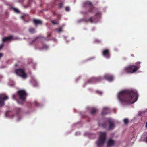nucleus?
Instances as JSON below:
<instances>
[{"mask_svg": "<svg viewBox=\"0 0 147 147\" xmlns=\"http://www.w3.org/2000/svg\"><path fill=\"white\" fill-rule=\"evenodd\" d=\"M138 95L137 93L131 90H127L120 92L117 97L122 103L126 104L134 103L138 99Z\"/></svg>", "mask_w": 147, "mask_h": 147, "instance_id": "nucleus-1", "label": "nucleus"}, {"mask_svg": "<svg viewBox=\"0 0 147 147\" xmlns=\"http://www.w3.org/2000/svg\"><path fill=\"white\" fill-rule=\"evenodd\" d=\"M141 63L140 62L138 61L135 63V65H130L125 67L123 71L124 73L130 74L135 73L140 68V64Z\"/></svg>", "mask_w": 147, "mask_h": 147, "instance_id": "nucleus-2", "label": "nucleus"}, {"mask_svg": "<svg viewBox=\"0 0 147 147\" xmlns=\"http://www.w3.org/2000/svg\"><path fill=\"white\" fill-rule=\"evenodd\" d=\"M88 6L90 7V9L88 11L90 13H94L95 12H96L95 16V17L96 18V20L100 18L101 16V12L98 11V9L94 7L92 3L89 1H87L84 3V6Z\"/></svg>", "mask_w": 147, "mask_h": 147, "instance_id": "nucleus-3", "label": "nucleus"}, {"mask_svg": "<svg viewBox=\"0 0 147 147\" xmlns=\"http://www.w3.org/2000/svg\"><path fill=\"white\" fill-rule=\"evenodd\" d=\"M106 132H101L98 140L96 142V144L98 146H102L106 140Z\"/></svg>", "mask_w": 147, "mask_h": 147, "instance_id": "nucleus-4", "label": "nucleus"}, {"mask_svg": "<svg viewBox=\"0 0 147 147\" xmlns=\"http://www.w3.org/2000/svg\"><path fill=\"white\" fill-rule=\"evenodd\" d=\"M15 73L17 75L21 77L23 79H25L27 77L24 69H19L16 70Z\"/></svg>", "mask_w": 147, "mask_h": 147, "instance_id": "nucleus-5", "label": "nucleus"}, {"mask_svg": "<svg viewBox=\"0 0 147 147\" xmlns=\"http://www.w3.org/2000/svg\"><path fill=\"white\" fill-rule=\"evenodd\" d=\"M18 94L20 98L23 101L25 100L27 96V94L25 91L24 90H21L18 91Z\"/></svg>", "mask_w": 147, "mask_h": 147, "instance_id": "nucleus-6", "label": "nucleus"}, {"mask_svg": "<svg viewBox=\"0 0 147 147\" xmlns=\"http://www.w3.org/2000/svg\"><path fill=\"white\" fill-rule=\"evenodd\" d=\"M102 78L100 77L97 78H92L88 79L85 83V84L94 83L99 82L102 80Z\"/></svg>", "mask_w": 147, "mask_h": 147, "instance_id": "nucleus-7", "label": "nucleus"}, {"mask_svg": "<svg viewBox=\"0 0 147 147\" xmlns=\"http://www.w3.org/2000/svg\"><path fill=\"white\" fill-rule=\"evenodd\" d=\"M8 97L4 94L0 95V106H2L4 105V101L8 99Z\"/></svg>", "mask_w": 147, "mask_h": 147, "instance_id": "nucleus-8", "label": "nucleus"}, {"mask_svg": "<svg viewBox=\"0 0 147 147\" xmlns=\"http://www.w3.org/2000/svg\"><path fill=\"white\" fill-rule=\"evenodd\" d=\"M103 56L107 59H109L110 57V53L108 49H104L102 52Z\"/></svg>", "mask_w": 147, "mask_h": 147, "instance_id": "nucleus-9", "label": "nucleus"}, {"mask_svg": "<svg viewBox=\"0 0 147 147\" xmlns=\"http://www.w3.org/2000/svg\"><path fill=\"white\" fill-rule=\"evenodd\" d=\"M104 78L105 79L110 82L112 81L113 79V76L109 74H105L104 76Z\"/></svg>", "mask_w": 147, "mask_h": 147, "instance_id": "nucleus-10", "label": "nucleus"}, {"mask_svg": "<svg viewBox=\"0 0 147 147\" xmlns=\"http://www.w3.org/2000/svg\"><path fill=\"white\" fill-rule=\"evenodd\" d=\"M115 143V141L111 139H109L107 143V147H111L113 146Z\"/></svg>", "mask_w": 147, "mask_h": 147, "instance_id": "nucleus-11", "label": "nucleus"}, {"mask_svg": "<svg viewBox=\"0 0 147 147\" xmlns=\"http://www.w3.org/2000/svg\"><path fill=\"white\" fill-rule=\"evenodd\" d=\"M110 111L109 108L107 107L104 108L103 109L101 114L102 115L107 114L110 113Z\"/></svg>", "mask_w": 147, "mask_h": 147, "instance_id": "nucleus-12", "label": "nucleus"}, {"mask_svg": "<svg viewBox=\"0 0 147 147\" xmlns=\"http://www.w3.org/2000/svg\"><path fill=\"white\" fill-rule=\"evenodd\" d=\"M107 122L109 123V130H111L113 129L115 127V125L113 123L109 120H108L107 121Z\"/></svg>", "mask_w": 147, "mask_h": 147, "instance_id": "nucleus-13", "label": "nucleus"}, {"mask_svg": "<svg viewBox=\"0 0 147 147\" xmlns=\"http://www.w3.org/2000/svg\"><path fill=\"white\" fill-rule=\"evenodd\" d=\"M13 38L12 36H10L9 37H4L2 39L3 42H7L13 40Z\"/></svg>", "mask_w": 147, "mask_h": 147, "instance_id": "nucleus-14", "label": "nucleus"}, {"mask_svg": "<svg viewBox=\"0 0 147 147\" xmlns=\"http://www.w3.org/2000/svg\"><path fill=\"white\" fill-rule=\"evenodd\" d=\"M88 20L91 23H93L94 22L97 20H96V18L94 17H91L89 18Z\"/></svg>", "mask_w": 147, "mask_h": 147, "instance_id": "nucleus-15", "label": "nucleus"}, {"mask_svg": "<svg viewBox=\"0 0 147 147\" xmlns=\"http://www.w3.org/2000/svg\"><path fill=\"white\" fill-rule=\"evenodd\" d=\"M37 43V37H35L30 42V44L31 45H36Z\"/></svg>", "mask_w": 147, "mask_h": 147, "instance_id": "nucleus-16", "label": "nucleus"}, {"mask_svg": "<svg viewBox=\"0 0 147 147\" xmlns=\"http://www.w3.org/2000/svg\"><path fill=\"white\" fill-rule=\"evenodd\" d=\"M11 115H12L11 112L9 111H8L6 113L5 115L6 117H9L10 118L12 119L13 118L14 115H13V116H11Z\"/></svg>", "mask_w": 147, "mask_h": 147, "instance_id": "nucleus-17", "label": "nucleus"}, {"mask_svg": "<svg viewBox=\"0 0 147 147\" xmlns=\"http://www.w3.org/2000/svg\"><path fill=\"white\" fill-rule=\"evenodd\" d=\"M97 111V110L96 108H92L91 109L90 113L92 115H94L96 114Z\"/></svg>", "mask_w": 147, "mask_h": 147, "instance_id": "nucleus-18", "label": "nucleus"}, {"mask_svg": "<svg viewBox=\"0 0 147 147\" xmlns=\"http://www.w3.org/2000/svg\"><path fill=\"white\" fill-rule=\"evenodd\" d=\"M16 95L15 94H13L12 96V98L13 99L16 100L18 103L20 104H23V102H20L19 101H18L16 98Z\"/></svg>", "mask_w": 147, "mask_h": 147, "instance_id": "nucleus-19", "label": "nucleus"}, {"mask_svg": "<svg viewBox=\"0 0 147 147\" xmlns=\"http://www.w3.org/2000/svg\"><path fill=\"white\" fill-rule=\"evenodd\" d=\"M16 112H17V115L16 116H18L19 114L21 112V110L19 108H17L16 109Z\"/></svg>", "mask_w": 147, "mask_h": 147, "instance_id": "nucleus-20", "label": "nucleus"}, {"mask_svg": "<svg viewBox=\"0 0 147 147\" xmlns=\"http://www.w3.org/2000/svg\"><path fill=\"white\" fill-rule=\"evenodd\" d=\"M29 31L31 33H34L35 32L33 28H30Z\"/></svg>", "mask_w": 147, "mask_h": 147, "instance_id": "nucleus-21", "label": "nucleus"}, {"mask_svg": "<svg viewBox=\"0 0 147 147\" xmlns=\"http://www.w3.org/2000/svg\"><path fill=\"white\" fill-rule=\"evenodd\" d=\"M49 48V46L47 45H44L42 47V49L45 50Z\"/></svg>", "mask_w": 147, "mask_h": 147, "instance_id": "nucleus-22", "label": "nucleus"}, {"mask_svg": "<svg viewBox=\"0 0 147 147\" xmlns=\"http://www.w3.org/2000/svg\"><path fill=\"white\" fill-rule=\"evenodd\" d=\"M124 123L125 125H126L128 124V120L127 119H125L123 120Z\"/></svg>", "mask_w": 147, "mask_h": 147, "instance_id": "nucleus-23", "label": "nucleus"}, {"mask_svg": "<svg viewBox=\"0 0 147 147\" xmlns=\"http://www.w3.org/2000/svg\"><path fill=\"white\" fill-rule=\"evenodd\" d=\"M101 126L102 127L104 128H106L107 126V123L106 122L104 123H103Z\"/></svg>", "mask_w": 147, "mask_h": 147, "instance_id": "nucleus-24", "label": "nucleus"}, {"mask_svg": "<svg viewBox=\"0 0 147 147\" xmlns=\"http://www.w3.org/2000/svg\"><path fill=\"white\" fill-rule=\"evenodd\" d=\"M26 16H22L21 17V18L23 20L24 22H26Z\"/></svg>", "mask_w": 147, "mask_h": 147, "instance_id": "nucleus-25", "label": "nucleus"}, {"mask_svg": "<svg viewBox=\"0 0 147 147\" xmlns=\"http://www.w3.org/2000/svg\"><path fill=\"white\" fill-rule=\"evenodd\" d=\"M96 93H97L100 95H101L102 94V92L100 91H96Z\"/></svg>", "mask_w": 147, "mask_h": 147, "instance_id": "nucleus-26", "label": "nucleus"}, {"mask_svg": "<svg viewBox=\"0 0 147 147\" xmlns=\"http://www.w3.org/2000/svg\"><path fill=\"white\" fill-rule=\"evenodd\" d=\"M51 22L53 24H58V22H55L54 20H52Z\"/></svg>", "mask_w": 147, "mask_h": 147, "instance_id": "nucleus-27", "label": "nucleus"}, {"mask_svg": "<svg viewBox=\"0 0 147 147\" xmlns=\"http://www.w3.org/2000/svg\"><path fill=\"white\" fill-rule=\"evenodd\" d=\"M57 32H61L62 31V28H61V27H60L59 28H57Z\"/></svg>", "mask_w": 147, "mask_h": 147, "instance_id": "nucleus-28", "label": "nucleus"}, {"mask_svg": "<svg viewBox=\"0 0 147 147\" xmlns=\"http://www.w3.org/2000/svg\"><path fill=\"white\" fill-rule=\"evenodd\" d=\"M12 9H13V10L15 12H16V13L19 12V11L18 10V9H17V8H12Z\"/></svg>", "mask_w": 147, "mask_h": 147, "instance_id": "nucleus-29", "label": "nucleus"}, {"mask_svg": "<svg viewBox=\"0 0 147 147\" xmlns=\"http://www.w3.org/2000/svg\"><path fill=\"white\" fill-rule=\"evenodd\" d=\"M42 22L40 20H37V24H42Z\"/></svg>", "mask_w": 147, "mask_h": 147, "instance_id": "nucleus-30", "label": "nucleus"}, {"mask_svg": "<svg viewBox=\"0 0 147 147\" xmlns=\"http://www.w3.org/2000/svg\"><path fill=\"white\" fill-rule=\"evenodd\" d=\"M66 11H70V8L68 7H66L65 8Z\"/></svg>", "mask_w": 147, "mask_h": 147, "instance_id": "nucleus-31", "label": "nucleus"}, {"mask_svg": "<svg viewBox=\"0 0 147 147\" xmlns=\"http://www.w3.org/2000/svg\"><path fill=\"white\" fill-rule=\"evenodd\" d=\"M63 4L62 3H60L59 5V7L60 8H61L63 7Z\"/></svg>", "mask_w": 147, "mask_h": 147, "instance_id": "nucleus-32", "label": "nucleus"}, {"mask_svg": "<svg viewBox=\"0 0 147 147\" xmlns=\"http://www.w3.org/2000/svg\"><path fill=\"white\" fill-rule=\"evenodd\" d=\"M33 22H34V23L36 25H37V20L34 19L33 20Z\"/></svg>", "mask_w": 147, "mask_h": 147, "instance_id": "nucleus-33", "label": "nucleus"}, {"mask_svg": "<svg viewBox=\"0 0 147 147\" xmlns=\"http://www.w3.org/2000/svg\"><path fill=\"white\" fill-rule=\"evenodd\" d=\"M4 44L3 43H2L0 45V50L1 49V48L3 46Z\"/></svg>", "mask_w": 147, "mask_h": 147, "instance_id": "nucleus-34", "label": "nucleus"}, {"mask_svg": "<svg viewBox=\"0 0 147 147\" xmlns=\"http://www.w3.org/2000/svg\"><path fill=\"white\" fill-rule=\"evenodd\" d=\"M3 54L1 53H0V58L2 57Z\"/></svg>", "mask_w": 147, "mask_h": 147, "instance_id": "nucleus-35", "label": "nucleus"}, {"mask_svg": "<svg viewBox=\"0 0 147 147\" xmlns=\"http://www.w3.org/2000/svg\"><path fill=\"white\" fill-rule=\"evenodd\" d=\"M145 141L147 143V136H146V139H145Z\"/></svg>", "mask_w": 147, "mask_h": 147, "instance_id": "nucleus-36", "label": "nucleus"}, {"mask_svg": "<svg viewBox=\"0 0 147 147\" xmlns=\"http://www.w3.org/2000/svg\"><path fill=\"white\" fill-rule=\"evenodd\" d=\"M145 127L146 128H147V122H146Z\"/></svg>", "mask_w": 147, "mask_h": 147, "instance_id": "nucleus-37", "label": "nucleus"}, {"mask_svg": "<svg viewBox=\"0 0 147 147\" xmlns=\"http://www.w3.org/2000/svg\"><path fill=\"white\" fill-rule=\"evenodd\" d=\"M3 77L2 76H0V78H2Z\"/></svg>", "mask_w": 147, "mask_h": 147, "instance_id": "nucleus-38", "label": "nucleus"}, {"mask_svg": "<svg viewBox=\"0 0 147 147\" xmlns=\"http://www.w3.org/2000/svg\"><path fill=\"white\" fill-rule=\"evenodd\" d=\"M51 35V34H49L48 35V36H50Z\"/></svg>", "mask_w": 147, "mask_h": 147, "instance_id": "nucleus-39", "label": "nucleus"}, {"mask_svg": "<svg viewBox=\"0 0 147 147\" xmlns=\"http://www.w3.org/2000/svg\"><path fill=\"white\" fill-rule=\"evenodd\" d=\"M53 14L54 15H55L56 14H55V13H53Z\"/></svg>", "mask_w": 147, "mask_h": 147, "instance_id": "nucleus-40", "label": "nucleus"}, {"mask_svg": "<svg viewBox=\"0 0 147 147\" xmlns=\"http://www.w3.org/2000/svg\"><path fill=\"white\" fill-rule=\"evenodd\" d=\"M9 85H10V86H13L14 85V84H13L12 85H11V84H9Z\"/></svg>", "mask_w": 147, "mask_h": 147, "instance_id": "nucleus-41", "label": "nucleus"}, {"mask_svg": "<svg viewBox=\"0 0 147 147\" xmlns=\"http://www.w3.org/2000/svg\"><path fill=\"white\" fill-rule=\"evenodd\" d=\"M132 56H134V55L133 54H132V55H131Z\"/></svg>", "mask_w": 147, "mask_h": 147, "instance_id": "nucleus-42", "label": "nucleus"}, {"mask_svg": "<svg viewBox=\"0 0 147 147\" xmlns=\"http://www.w3.org/2000/svg\"><path fill=\"white\" fill-rule=\"evenodd\" d=\"M19 120H20V119H18V121H19Z\"/></svg>", "mask_w": 147, "mask_h": 147, "instance_id": "nucleus-43", "label": "nucleus"}, {"mask_svg": "<svg viewBox=\"0 0 147 147\" xmlns=\"http://www.w3.org/2000/svg\"><path fill=\"white\" fill-rule=\"evenodd\" d=\"M37 39H38V37H37Z\"/></svg>", "mask_w": 147, "mask_h": 147, "instance_id": "nucleus-44", "label": "nucleus"}, {"mask_svg": "<svg viewBox=\"0 0 147 147\" xmlns=\"http://www.w3.org/2000/svg\"><path fill=\"white\" fill-rule=\"evenodd\" d=\"M37 107L38 106V104H37Z\"/></svg>", "mask_w": 147, "mask_h": 147, "instance_id": "nucleus-45", "label": "nucleus"}]
</instances>
